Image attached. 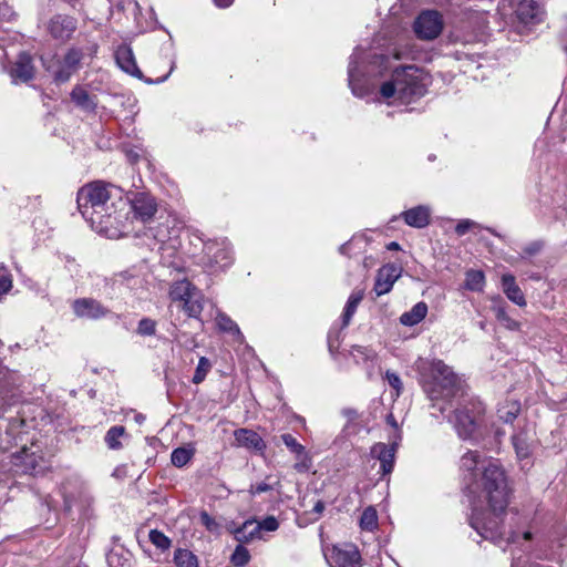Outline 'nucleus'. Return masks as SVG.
I'll use <instances>...</instances> for the list:
<instances>
[{"instance_id": "48", "label": "nucleus", "mask_w": 567, "mask_h": 567, "mask_svg": "<svg viewBox=\"0 0 567 567\" xmlns=\"http://www.w3.org/2000/svg\"><path fill=\"white\" fill-rule=\"evenodd\" d=\"M474 226H476V223L473 221V220H470V219H463L461 220L456 227H455V233L458 235V236H463L465 235L470 229H472Z\"/></svg>"}, {"instance_id": "33", "label": "nucleus", "mask_w": 567, "mask_h": 567, "mask_svg": "<svg viewBox=\"0 0 567 567\" xmlns=\"http://www.w3.org/2000/svg\"><path fill=\"white\" fill-rule=\"evenodd\" d=\"M342 415L347 419L343 432L346 435L357 434L361 429V422L359 421V414L355 410L347 408L342 410Z\"/></svg>"}, {"instance_id": "25", "label": "nucleus", "mask_w": 567, "mask_h": 567, "mask_svg": "<svg viewBox=\"0 0 567 567\" xmlns=\"http://www.w3.org/2000/svg\"><path fill=\"white\" fill-rule=\"evenodd\" d=\"M403 217L409 226L423 228L429 224L430 212L424 206H416L404 212Z\"/></svg>"}, {"instance_id": "32", "label": "nucleus", "mask_w": 567, "mask_h": 567, "mask_svg": "<svg viewBox=\"0 0 567 567\" xmlns=\"http://www.w3.org/2000/svg\"><path fill=\"white\" fill-rule=\"evenodd\" d=\"M194 454H195V449L192 447L190 445L181 446V447L175 449L172 452L171 461L174 466L183 467L192 460Z\"/></svg>"}, {"instance_id": "30", "label": "nucleus", "mask_w": 567, "mask_h": 567, "mask_svg": "<svg viewBox=\"0 0 567 567\" xmlns=\"http://www.w3.org/2000/svg\"><path fill=\"white\" fill-rule=\"evenodd\" d=\"M176 567H199L197 556L189 549L178 548L174 553Z\"/></svg>"}, {"instance_id": "2", "label": "nucleus", "mask_w": 567, "mask_h": 567, "mask_svg": "<svg viewBox=\"0 0 567 567\" xmlns=\"http://www.w3.org/2000/svg\"><path fill=\"white\" fill-rule=\"evenodd\" d=\"M78 207L92 229L109 238L123 236L121 212L127 207L122 190L101 181L90 183L78 192Z\"/></svg>"}, {"instance_id": "40", "label": "nucleus", "mask_w": 567, "mask_h": 567, "mask_svg": "<svg viewBox=\"0 0 567 567\" xmlns=\"http://www.w3.org/2000/svg\"><path fill=\"white\" fill-rule=\"evenodd\" d=\"M150 540L159 549H167L171 546V539L157 529L150 532Z\"/></svg>"}, {"instance_id": "27", "label": "nucleus", "mask_w": 567, "mask_h": 567, "mask_svg": "<svg viewBox=\"0 0 567 567\" xmlns=\"http://www.w3.org/2000/svg\"><path fill=\"white\" fill-rule=\"evenodd\" d=\"M427 313V306L421 301L413 306L410 311L401 315L400 322L403 326L412 327L421 322Z\"/></svg>"}, {"instance_id": "17", "label": "nucleus", "mask_w": 567, "mask_h": 567, "mask_svg": "<svg viewBox=\"0 0 567 567\" xmlns=\"http://www.w3.org/2000/svg\"><path fill=\"white\" fill-rule=\"evenodd\" d=\"M517 20L523 24H535L543 19V9L536 0H522L516 9Z\"/></svg>"}, {"instance_id": "5", "label": "nucleus", "mask_w": 567, "mask_h": 567, "mask_svg": "<svg viewBox=\"0 0 567 567\" xmlns=\"http://www.w3.org/2000/svg\"><path fill=\"white\" fill-rule=\"evenodd\" d=\"M484 412L481 402L471 401L461 404L454 411L453 417L450 422L453 423L457 435L462 440H477V430L480 425V417Z\"/></svg>"}, {"instance_id": "57", "label": "nucleus", "mask_w": 567, "mask_h": 567, "mask_svg": "<svg viewBox=\"0 0 567 567\" xmlns=\"http://www.w3.org/2000/svg\"><path fill=\"white\" fill-rule=\"evenodd\" d=\"M388 249L389 250H399L400 249V245L396 243V241H392L388 245Z\"/></svg>"}, {"instance_id": "47", "label": "nucleus", "mask_w": 567, "mask_h": 567, "mask_svg": "<svg viewBox=\"0 0 567 567\" xmlns=\"http://www.w3.org/2000/svg\"><path fill=\"white\" fill-rule=\"evenodd\" d=\"M276 485L279 486L280 485L279 482H276L275 484H269L266 482L257 483L256 485H251L250 493L252 495L261 494V493L274 489L276 487Z\"/></svg>"}, {"instance_id": "12", "label": "nucleus", "mask_w": 567, "mask_h": 567, "mask_svg": "<svg viewBox=\"0 0 567 567\" xmlns=\"http://www.w3.org/2000/svg\"><path fill=\"white\" fill-rule=\"evenodd\" d=\"M402 267L396 264H386L382 266L375 277L374 291L378 296L391 291L394 282L401 277Z\"/></svg>"}, {"instance_id": "18", "label": "nucleus", "mask_w": 567, "mask_h": 567, "mask_svg": "<svg viewBox=\"0 0 567 567\" xmlns=\"http://www.w3.org/2000/svg\"><path fill=\"white\" fill-rule=\"evenodd\" d=\"M512 442L518 461H526L528 464L535 442L530 431L525 429L518 431L513 435Z\"/></svg>"}, {"instance_id": "23", "label": "nucleus", "mask_w": 567, "mask_h": 567, "mask_svg": "<svg viewBox=\"0 0 567 567\" xmlns=\"http://www.w3.org/2000/svg\"><path fill=\"white\" fill-rule=\"evenodd\" d=\"M72 102L82 111L93 112L97 105L96 96L91 95L82 85H75L71 91Z\"/></svg>"}, {"instance_id": "37", "label": "nucleus", "mask_w": 567, "mask_h": 567, "mask_svg": "<svg viewBox=\"0 0 567 567\" xmlns=\"http://www.w3.org/2000/svg\"><path fill=\"white\" fill-rule=\"evenodd\" d=\"M250 560V553L244 545H237L230 556V563L235 567H243Z\"/></svg>"}, {"instance_id": "4", "label": "nucleus", "mask_w": 567, "mask_h": 567, "mask_svg": "<svg viewBox=\"0 0 567 567\" xmlns=\"http://www.w3.org/2000/svg\"><path fill=\"white\" fill-rule=\"evenodd\" d=\"M424 390L431 401L447 400L461 390L460 379L443 361H433L431 381L424 384Z\"/></svg>"}, {"instance_id": "39", "label": "nucleus", "mask_w": 567, "mask_h": 567, "mask_svg": "<svg viewBox=\"0 0 567 567\" xmlns=\"http://www.w3.org/2000/svg\"><path fill=\"white\" fill-rule=\"evenodd\" d=\"M210 368H212V364H210L209 360L205 357H200L197 368L195 370L194 377H193V383H195V384L202 383L205 380Z\"/></svg>"}, {"instance_id": "38", "label": "nucleus", "mask_w": 567, "mask_h": 567, "mask_svg": "<svg viewBox=\"0 0 567 567\" xmlns=\"http://www.w3.org/2000/svg\"><path fill=\"white\" fill-rule=\"evenodd\" d=\"M154 237L156 240H158L159 243H162V247H161V250H162V261L167 265V266H172L174 268H178V264L175 262L174 260L172 261H168L167 260V257L171 256L169 254L166 255V252H168L169 250L174 249L175 246L174 245H166L165 241L167 239V236L162 231V230H158L156 234H154Z\"/></svg>"}, {"instance_id": "43", "label": "nucleus", "mask_w": 567, "mask_h": 567, "mask_svg": "<svg viewBox=\"0 0 567 567\" xmlns=\"http://www.w3.org/2000/svg\"><path fill=\"white\" fill-rule=\"evenodd\" d=\"M385 380L388 381L389 385L395 391L394 395L396 398L400 396L403 389V384L400 377L395 372L386 371Z\"/></svg>"}, {"instance_id": "16", "label": "nucleus", "mask_w": 567, "mask_h": 567, "mask_svg": "<svg viewBox=\"0 0 567 567\" xmlns=\"http://www.w3.org/2000/svg\"><path fill=\"white\" fill-rule=\"evenodd\" d=\"M73 311L78 317L86 319H100L109 312L97 300L91 298L76 299L73 302Z\"/></svg>"}, {"instance_id": "41", "label": "nucleus", "mask_w": 567, "mask_h": 567, "mask_svg": "<svg viewBox=\"0 0 567 567\" xmlns=\"http://www.w3.org/2000/svg\"><path fill=\"white\" fill-rule=\"evenodd\" d=\"M156 332V321L151 318H143L137 326V333L140 336H154Z\"/></svg>"}, {"instance_id": "14", "label": "nucleus", "mask_w": 567, "mask_h": 567, "mask_svg": "<svg viewBox=\"0 0 567 567\" xmlns=\"http://www.w3.org/2000/svg\"><path fill=\"white\" fill-rule=\"evenodd\" d=\"M281 440L284 444L295 454L296 463L295 470L299 473L308 472L312 465L311 457L306 451V447L300 444L296 437L289 433L282 434Z\"/></svg>"}, {"instance_id": "26", "label": "nucleus", "mask_w": 567, "mask_h": 567, "mask_svg": "<svg viewBox=\"0 0 567 567\" xmlns=\"http://www.w3.org/2000/svg\"><path fill=\"white\" fill-rule=\"evenodd\" d=\"M233 534L234 538L239 543L238 545H244L260 538L259 527H255V522L252 520H246L241 526L234 529Z\"/></svg>"}, {"instance_id": "49", "label": "nucleus", "mask_w": 567, "mask_h": 567, "mask_svg": "<svg viewBox=\"0 0 567 567\" xmlns=\"http://www.w3.org/2000/svg\"><path fill=\"white\" fill-rule=\"evenodd\" d=\"M543 249V243L542 241H533L527 244L523 252L527 256H535Z\"/></svg>"}, {"instance_id": "61", "label": "nucleus", "mask_w": 567, "mask_h": 567, "mask_svg": "<svg viewBox=\"0 0 567 567\" xmlns=\"http://www.w3.org/2000/svg\"><path fill=\"white\" fill-rule=\"evenodd\" d=\"M346 247H347V245H342V246L340 247V251H341V254H344V252H346Z\"/></svg>"}, {"instance_id": "34", "label": "nucleus", "mask_w": 567, "mask_h": 567, "mask_svg": "<svg viewBox=\"0 0 567 567\" xmlns=\"http://www.w3.org/2000/svg\"><path fill=\"white\" fill-rule=\"evenodd\" d=\"M360 527L363 530L372 532L378 527V514L373 507H367L360 518Z\"/></svg>"}, {"instance_id": "7", "label": "nucleus", "mask_w": 567, "mask_h": 567, "mask_svg": "<svg viewBox=\"0 0 567 567\" xmlns=\"http://www.w3.org/2000/svg\"><path fill=\"white\" fill-rule=\"evenodd\" d=\"M172 302H181L182 309L190 318H198L203 311V297L197 288L188 280L173 282L168 291Z\"/></svg>"}, {"instance_id": "44", "label": "nucleus", "mask_w": 567, "mask_h": 567, "mask_svg": "<svg viewBox=\"0 0 567 567\" xmlns=\"http://www.w3.org/2000/svg\"><path fill=\"white\" fill-rule=\"evenodd\" d=\"M255 527H259V534L261 530L275 532L279 527V523L275 516H268L259 523H255Z\"/></svg>"}, {"instance_id": "55", "label": "nucleus", "mask_w": 567, "mask_h": 567, "mask_svg": "<svg viewBox=\"0 0 567 567\" xmlns=\"http://www.w3.org/2000/svg\"><path fill=\"white\" fill-rule=\"evenodd\" d=\"M87 50V55L92 56L93 54L96 53V50H97V45L96 44H92L90 48L86 49Z\"/></svg>"}, {"instance_id": "46", "label": "nucleus", "mask_w": 567, "mask_h": 567, "mask_svg": "<svg viewBox=\"0 0 567 567\" xmlns=\"http://www.w3.org/2000/svg\"><path fill=\"white\" fill-rule=\"evenodd\" d=\"M518 412H519V405L517 403H513L511 409L506 412H504L503 410H499L501 419L504 420V422H506V423L513 422L516 419Z\"/></svg>"}, {"instance_id": "58", "label": "nucleus", "mask_w": 567, "mask_h": 567, "mask_svg": "<svg viewBox=\"0 0 567 567\" xmlns=\"http://www.w3.org/2000/svg\"><path fill=\"white\" fill-rule=\"evenodd\" d=\"M522 537L525 539V540H530L532 539V533L526 530L522 534Z\"/></svg>"}, {"instance_id": "20", "label": "nucleus", "mask_w": 567, "mask_h": 567, "mask_svg": "<svg viewBox=\"0 0 567 567\" xmlns=\"http://www.w3.org/2000/svg\"><path fill=\"white\" fill-rule=\"evenodd\" d=\"M371 455L380 461L383 475L390 474L394 466V447L384 443H377L371 449Z\"/></svg>"}, {"instance_id": "36", "label": "nucleus", "mask_w": 567, "mask_h": 567, "mask_svg": "<svg viewBox=\"0 0 567 567\" xmlns=\"http://www.w3.org/2000/svg\"><path fill=\"white\" fill-rule=\"evenodd\" d=\"M217 326L220 330L236 334L241 338L240 330L235 321H233L227 315L218 313L216 317Z\"/></svg>"}, {"instance_id": "35", "label": "nucleus", "mask_w": 567, "mask_h": 567, "mask_svg": "<svg viewBox=\"0 0 567 567\" xmlns=\"http://www.w3.org/2000/svg\"><path fill=\"white\" fill-rule=\"evenodd\" d=\"M125 434L124 426H112L105 435V443L107 446L112 450H118L122 444L120 442V439Z\"/></svg>"}, {"instance_id": "60", "label": "nucleus", "mask_w": 567, "mask_h": 567, "mask_svg": "<svg viewBox=\"0 0 567 567\" xmlns=\"http://www.w3.org/2000/svg\"><path fill=\"white\" fill-rule=\"evenodd\" d=\"M135 420H136L137 423H142L144 421V416L142 414H137L135 416Z\"/></svg>"}, {"instance_id": "50", "label": "nucleus", "mask_w": 567, "mask_h": 567, "mask_svg": "<svg viewBox=\"0 0 567 567\" xmlns=\"http://www.w3.org/2000/svg\"><path fill=\"white\" fill-rule=\"evenodd\" d=\"M352 355L354 358H358L359 355L363 357L364 359H370L373 357V352L364 347L361 346H354L352 348Z\"/></svg>"}, {"instance_id": "45", "label": "nucleus", "mask_w": 567, "mask_h": 567, "mask_svg": "<svg viewBox=\"0 0 567 567\" xmlns=\"http://www.w3.org/2000/svg\"><path fill=\"white\" fill-rule=\"evenodd\" d=\"M202 525L212 533L218 532L219 524L207 512H202L199 516Z\"/></svg>"}, {"instance_id": "54", "label": "nucleus", "mask_w": 567, "mask_h": 567, "mask_svg": "<svg viewBox=\"0 0 567 567\" xmlns=\"http://www.w3.org/2000/svg\"><path fill=\"white\" fill-rule=\"evenodd\" d=\"M563 40H564L563 50L567 54V27L564 30Z\"/></svg>"}, {"instance_id": "52", "label": "nucleus", "mask_w": 567, "mask_h": 567, "mask_svg": "<svg viewBox=\"0 0 567 567\" xmlns=\"http://www.w3.org/2000/svg\"><path fill=\"white\" fill-rule=\"evenodd\" d=\"M324 508V503L322 501H318L312 508V513H315L317 516H320L323 513Z\"/></svg>"}, {"instance_id": "11", "label": "nucleus", "mask_w": 567, "mask_h": 567, "mask_svg": "<svg viewBox=\"0 0 567 567\" xmlns=\"http://www.w3.org/2000/svg\"><path fill=\"white\" fill-rule=\"evenodd\" d=\"M326 560L330 567H361L360 554L353 545L334 546L326 554Z\"/></svg>"}, {"instance_id": "56", "label": "nucleus", "mask_w": 567, "mask_h": 567, "mask_svg": "<svg viewBox=\"0 0 567 567\" xmlns=\"http://www.w3.org/2000/svg\"><path fill=\"white\" fill-rule=\"evenodd\" d=\"M386 420H388V423H389L391 426H393V427H398V423H396V421H395V419H394V416H393L392 414H390V415L388 416V419H386Z\"/></svg>"}, {"instance_id": "42", "label": "nucleus", "mask_w": 567, "mask_h": 567, "mask_svg": "<svg viewBox=\"0 0 567 567\" xmlns=\"http://www.w3.org/2000/svg\"><path fill=\"white\" fill-rule=\"evenodd\" d=\"M496 318L498 321H501L507 329L509 330H516L519 327V323L512 319L505 311L504 308L498 307L496 309Z\"/></svg>"}, {"instance_id": "21", "label": "nucleus", "mask_w": 567, "mask_h": 567, "mask_svg": "<svg viewBox=\"0 0 567 567\" xmlns=\"http://www.w3.org/2000/svg\"><path fill=\"white\" fill-rule=\"evenodd\" d=\"M34 69L31 62V56L27 53H21L10 71L13 82H27L33 78Z\"/></svg>"}, {"instance_id": "22", "label": "nucleus", "mask_w": 567, "mask_h": 567, "mask_svg": "<svg viewBox=\"0 0 567 567\" xmlns=\"http://www.w3.org/2000/svg\"><path fill=\"white\" fill-rule=\"evenodd\" d=\"M234 437L238 446H243L252 451H262L264 441L258 433L248 429H239L234 432Z\"/></svg>"}, {"instance_id": "6", "label": "nucleus", "mask_w": 567, "mask_h": 567, "mask_svg": "<svg viewBox=\"0 0 567 567\" xmlns=\"http://www.w3.org/2000/svg\"><path fill=\"white\" fill-rule=\"evenodd\" d=\"M85 53L78 48H71L62 56L42 59L43 66L53 76L56 83H65L81 68Z\"/></svg>"}, {"instance_id": "63", "label": "nucleus", "mask_w": 567, "mask_h": 567, "mask_svg": "<svg viewBox=\"0 0 567 567\" xmlns=\"http://www.w3.org/2000/svg\"><path fill=\"white\" fill-rule=\"evenodd\" d=\"M2 344H3V343H2V341H0V347H1Z\"/></svg>"}, {"instance_id": "59", "label": "nucleus", "mask_w": 567, "mask_h": 567, "mask_svg": "<svg viewBox=\"0 0 567 567\" xmlns=\"http://www.w3.org/2000/svg\"><path fill=\"white\" fill-rule=\"evenodd\" d=\"M128 157H130L132 161H136V159L138 158V155H137L136 153L131 152V153L128 154Z\"/></svg>"}, {"instance_id": "9", "label": "nucleus", "mask_w": 567, "mask_h": 567, "mask_svg": "<svg viewBox=\"0 0 567 567\" xmlns=\"http://www.w3.org/2000/svg\"><path fill=\"white\" fill-rule=\"evenodd\" d=\"M443 18L436 10L422 11L414 21L413 30L422 40L436 39L443 30Z\"/></svg>"}, {"instance_id": "15", "label": "nucleus", "mask_w": 567, "mask_h": 567, "mask_svg": "<svg viewBox=\"0 0 567 567\" xmlns=\"http://www.w3.org/2000/svg\"><path fill=\"white\" fill-rule=\"evenodd\" d=\"M130 208L133 210L134 216L143 223L151 220L157 212V205L154 197L145 193L135 195L130 203Z\"/></svg>"}, {"instance_id": "8", "label": "nucleus", "mask_w": 567, "mask_h": 567, "mask_svg": "<svg viewBox=\"0 0 567 567\" xmlns=\"http://www.w3.org/2000/svg\"><path fill=\"white\" fill-rule=\"evenodd\" d=\"M233 261L231 249L226 240H210L204 245L203 265L210 270L224 269Z\"/></svg>"}, {"instance_id": "53", "label": "nucleus", "mask_w": 567, "mask_h": 567, "mask_svg": "<svg viewBox=\"0 0 567 567\" xmlns=\"http://www.w3.org/2000/svg\"><path fill=\"white\" fill-rule=\"evenodd\" d=\"M234 0H214L215 4L219 8H227L233 3Z\"/></svg>"}, {"instance_id": "10", "label": "nucleus", "mask_w": 567, "mask_h": 567, "mask_svg": "<svg viewBox=\"0 0 567 567\" xmlns=\"http://www.w3.org/2000/svg\"><path fill=\"white\" fill-rule=\"evenodd\" d=\"M38 452L39 447L35 445L24 446L18 454L13 455L12 463L24 474L38 475L43 473L47 468V462Z\"/></svg>"}, {"instance_id": "24", "label": "nucleus", "mask_w": 567, "mask_h": 567, "mask_svg": "<svg viewBox=\"0 0 567 567\" xmlns=\"http://www.w3.org/2000/svg\"><path fill=\"white\" fill-rule=\"evenodd\" d=\"M502 288L506 297L519 307L526 306V300L522 289L517 286L515 277L511 274H505L502 277Z\"/></svg>"}, {"instance_id": "28", "label": "nucleus", "mask_w": 567, "mask_h": 567, "mask_svg": "<svg viewBox=\"0 0 567 567\" xmlns=\"http://www.w3.org/2000/svg\"><path fill=\"white\" fill-rule=\"evenodd\" d=\"M358 72V61L355 55L353 54L350 58L349 68H348V76H349V85L352 90V93L359 97H363L368 94V89L361 85L360 80L357 78Z\"/></svg>"}, {"instance_id": "31", "label": "nucleus", "mask_w": 567, "mask_h": 567, "mask_svg": "<svg viewBox=\"0 0 567 567\" xmlns=\"http://www.w3.org/2000/svg\"><path fill=\"white\" fill-rule=\"evenodd\" d=\"M485 285V276L481 270H468L465 274L464 287L471 291H482Z\"/></svg>"}, {"instance_id": "62", "label": "nucleus", "mask_w": 567, "mask_h": 567, "mask_svg": "<svg viewBox=\"0 0 567 567\" xmlns=\"http://www.w3.org/2000/svg\"><path fill=\"white\" fill-rule=\"evenodd\" d=\"M439 410L443 413V412L445 411V406L440 405V406H439Z\"/></svg>"}, {"instance_id": "13", "label": "nucleus", "mask_w": 567, "mask_h": 567, "mask_svg": "<svg viewBox=\"0 0 567 567\" xmlns=\"http://www.w3.org/2000/svg\"><path fill=\"white\" fill-rule=\"evenodd\" d=\"M78 28V22L73 17L56 14L48 25L49 33L55 40L64 42L69 40Z\"/></svg>"}, {"instance_id": "51", "label": "nucleus", "mask_w": 567, "mask_h": 567, "mask_svg": "<svg viewBox=\"0 0 567 567\" xmlns=\"http://www.w3.org/2000/svg\"><path fill=\"white\" fill-rule=\"evenodd\" d=\"M12 11L4 0H0V19L10 20Z\"/></svg>"}, {"instance_id": "3", "label": "nucleus", "mask_w": 567, "mask_h": 567, "mask_svg": "<svg viewBox=\"0 0 567 567\" xmlns=\"http://www.w3.org/2000/svg\"><path fill=\"white\" fill-rule=\"evenodd\" d=\"M384 99H394L402 104H410L426 93V83L422 72L414 65L395 69L392 79L380 89Z\"/></svg>"}, {"instance_id": "29", "label": "nucleus", "mask_w": 567, "mask_h": 567, "mask_svg": "<svg viewBox=\"0 0 567 567\" xmlns=\"http://www.w3.org/2000/svg\"><path fill=\"white\" fill-rule=\"evenodd\" d=\"M362 299H363V290H354L350 295V297L347 301V305L344 307L343 315H342L343 327H347L350 323L351 318L354 315V312Z\"/></svg>"}, {"instance_id": "19", "label": "nucleus", "mask_w": 567, "mask_h": 567, "mask_svg": "<svg viewBox=\"0 0 567 567\" xmlns=\"http://www.w3.org/2000/svg\"><path fill=\"white\" fill-rule=\"evenodd\" d=\"M115 60L117 65L126 73L136 76L142 78V72L138 69L133 51L127 45H121L115 51Z\"/></svg>"}, {"instance_id": "1", "label": "nucleus", "mask_w": 567, "mask_h": 567, "mask_svg": "<svg viewBox=\"0 0 567 567\" xmlns=\"http://www.w3.org/2000/svg\"><path fill=\"white\" fill-rule=\"evenodd\" d=\"M460 470L470 493H478V503H473L471 526L483 538L496 544L504 539L516 543L519 534L506 533L501 524V516L508 505L509 489L499 462L477 451H468L460 460Z\"/></svg>"}]
</instances>
